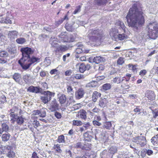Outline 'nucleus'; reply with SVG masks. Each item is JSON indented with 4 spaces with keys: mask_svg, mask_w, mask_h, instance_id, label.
<instances>
[{
    "mask_svg": "<svg viewBox=\"0 0 158 158\" xmlns=\"http://www.w3.org/2000/svg\"><path fill=\"white\" fill-rule=\"evenodd\" d=\"M112 126V124L110 121L106 122L104 123L103 127L107 130H110Z\"/></svg>",
    "mask_w": 158,
    "mask_h": 158,
    "instance_id": "e433bc0d",
    "label": "nucleus"
},
{
    "mask_svg": "<svg viewBox=\"0 0 158 158\" xmlns=\"http://www.w3.org/2000/svg\"><path fill=\"white\" fill-rule=\"evenodd\" d=\"M10 148H11V146L10 145H1L0 146V154H5L8 150L10 149Z\"/></svg>",
    "mask_w": 158,
    "mask_h": 158,
    "instance_id": "dca6fc26",
    "label": "nucleus"
},
{
    "mask_svg": "<svg viewBox=\"0 0 158 158\" xmlns=\"http://www.w3.org/2000/svg\"><path fill=\"white\" fill-rule=\"evenodd\" d=\"M108 102L107 99L106 98H101L98 102L99 106L102 107H105Z\"/></svg>",
    "mask_w": 158,
    "mask_h": 158,
    "instance_id": "393cba45",
    "label": "nucleus"
},
{
    "mask_svg": "<svg viewBox=\"0 0 158 158\" xmlns=\"http://www.w3.org/2000/svg\"><path fill=\"white\" fill-rule=\"evenodd\" d=\"M0 102L3 103L6 102V98L4 95L1 96L0 99Z\"/></svg>",
    "mask_w": 158,
    "mask_h": 158,
    "instance_id": "bf43d9fd",
    "label": "nucleus"
},
{
    "mask_svg": "<svg viewBox=\"0 0 158 158\" xmlns=\"http://www.w3.org/2000/svg\"><path fill=\"white\" fill-rule=\"evenodd\" d=\"M81 7V6L80 5L77 6H76V9L73 12V14H76L77 13H78V12L80 11Z\"/></svg>",
    "mask_w": 158,
    "mask_h": 158,
    "instance_id": "13d9d810",
    "label": "nucleus"
},
{
    "mask_svg": "<svg viewBox=\"0 0 158 158\" xmlns=\"http://www.w3.org/2000/svg\"><path fill=\"white\" fill-rule=\"evenodd\" d=\"M82 125V123L80 120H73V121L72 125L73 126H79Z\"/></svg>",
    "mask_w": 158,
    "mask_h": 158,
    "instance_id": "79ce46f5",
    "label": "nucleus"
},
{
    "mask_svg": "<svg viewBox=\"0 0 158 158\" xmlns=\"http://www.w3.org/2000/svg\"><path fill=\"white\" fill-rule=\"evenodd\" d=\"M27 91L31 92L37 93L40 92V89L37 87L31 86L28 88Z\"/></svg>",
    "mask_w": 158,
    "mask_h": 158,
    "instance_id": "5701e85b",
    "label": "nucleus"
},
{
    "mask_svg": "<svg viewBox=\"0 0 158 158\" xmlns=\"http://www.w3.org/2000/svg\"><path fill=\"white\" fill-rule=\"evenodd\" d=\"M108 0H97V4L98 6L106 4Z\"/></svg>",
    "mask_w": 158,
    "mask_h": 158,
    "instance_id": "a18cd8bd",
    "label": "nucleus"
},
{
    "mask_svg": "<svg viewBox=\"0 0 158 158\" xmlns=\"http://www.w3.org/2000/svg\"><path fill=\"white\" fill-rule=\"evenodd\" d=\"M88 37L89 39L88 43L92 46H95L97 43L101 42L104 37L102 31L100 32L98 29H90L89 31Z\"/></svg>",
    "mask_w": 158,
    "mask_h": 158,
    "instance_id": "7ed1b4c3",
    "label": "nucleus"
},
{
    "mask_svg": "<svg viewBox=\"0 0 158 158\" xmlns=\"http://www.w3.org/2000/svg\"><path fill=\"white\" fill-rule=\"evenodd\" d=\"M69 48L66 46L65 45H60L58 46L56 48L55 52H64L67 50Z\"/></svg>",
    "mask_w": 158,
    "mask_h": 158,
    "instance_id": "f8f14e48",
    "label": "nucleus"
},
{
    "mask_svg": "<svg viewBox=\"0 0 158 158\" xmlns=\"http://www.w3.org/2000/svg\"><path fill=\"white\" fill-rule=\"evenodd\" d=\"M32 125L33 127L36 129L38 127L40 126L39 122L36 120H34L32 123Z\"/></svg>",
    "mask_w": 158,
    "mask_h": 158,
    "instance_id": "603ef678",
    "label": "nucleus"
},
{
    "mask_svg": "<svg viewBox=\"0 0 158 158\" xmlns=\"http://www.w3.org/2000/svg\"><path fill=\"white\" fill-rule=\"evenodd\" d=\"M41 85H42V87L44 89H47L48 88V86L46 82H43L41 84Z\"/></svg>",
    "mask_w": 158,
    "mask_h": 158,
    "instance_id": "338daca9",
    "label": "nucleus"
},
{
    "mask_svg": "<svg viewBox=\"0 0 158 158\" xmlns=\"http://www.w3.org/2000/svg\"><path fill=\"white\" fill-rule=\"evenodd\" d=\"M111 85L110 83H106L103 84L102 87V89L104 91H107L111 88Z\"/></svg>",
    "mask_w": 158,
    "mask_h": 158,
    "instance_id": "f704fd0d",
    "label": "nucleus"
},
{
    "mask_svg": "<svg viewBox=\"0 0 158 158\" xmlns=\"http://www.w3.org/2000/svg\"><path fill=\"white\" fill-rule=\"evenodd\" d=\"M23 80L26 83L28 84L30 83L32 79V77L30 74H26L23 77Z\"/></svg>",
    "mask_w": 158,
    "mask_h": 158,
    "instance_id": "cd10ccee",
    "label": "nucleus"
},
{
    "mask_svg": "<svg viewBox=\"0 0 158 158\" xmlns=\"http://www.w3.org/2000/svg\"><path fill=\"white\" fill-rule=\"evenodd\" d=\"M84 94L83 90L79 89L75 93V97L78 99H80L83 97Z\"/></svg>",
    "mask_w": 158,
    "mask_h": 158,
    "instance_id": "412c9836",
    "label": "nucleus"
},
{
    "mask_svg": "<svg viewBox=\"0 0 158 158\" xmlns=\"http://www.w3.org/2000/svg\"><path fill=\"white\" fill-rule=\"evenodd\" d=\"M65 27L66 30L68 31L72 32L73 30V29L72 26L68 23L66 24Z\"/></svg>",
    "mask_w": 158,
    "mask_h": 158,
    "instance_id": "8fccbe9b",
    "label": "nucleus"
},
{
    "mask_svg": "<svg viewBox=\"0 0 158 158\" xmlns=\"http://www.w3.org/2000/svg\"><path fill=\"white\" fill-rule=\"evenodd\" d=\"M82 105L80 103H77L73 105V107L75 110H77L81 108Z\"/></svg>",
    "mask_w": 158,
    "mask_h": 158,
    "instance_id": "052dcab7",
    "label": "nucleus"
},
{
    "mask_svg": "<svg viewBox=\"0 0 158 158\" xmlns=\"http://www.w3.org/2000/svg\"><path fill=\"white\" fill-rule=\"evenodd\" d=\"M57 95L58 101L61 104L65 103L66 106H69L74 102L73 96H71L69 98L67 99L66 95L64 94H58Z\"/></svg>",
    "mask_w": 158,
    "mask_h": 158,
    "instance_id": "423d86ee",
    "label": "nucleus"
},
{
    "mask_svg": "<svg viewBox=\"0 0 158 158\" xmlns=\"http://www.w3.org/2000/svg\"><path fill=\"white\" fill-rule=\"evenodd\" d=\"M22 57L18 61V63L24 70L29 69L34 64L39 62L40 58L35 56H31L34 52V50L29 47H23L21 48Z\"/></svg>",
    "mask_w": 158,
    "mask_h": 158,
    "instance_id": "f03ea898",
    "label": "nucleus"
},
{
    "mask_svg": "<svg viewBox=\"0 0 158 158\" xmlns=\"http://www.w3.org/2000/svg\"><path fill=\"white\" fill-rule=\"evenodd\" d=\"M143 14L142 9H139L136 4H134L126 17L128 26L137 30L138 27L143 25L145 23Z\"/></svg>",
    "mask_w": 158,
    "mask_h": 158,
    "instance_id": "f257e3e1",
    "label": "nucleus"
},
{
    "mask_svg": "<svg viewBox=\"0 0 158 158\" xmlns=\"http://www.w3.org/2000/svg\"><path fill=\"white\" fill-rule=\"evenodd\" d=\"M125 33L123 32L122 34H118L115 41H123L127 39L128 38V36Z\"/></svg>",
    "mask_w": 158,
    "mask_h": 158,
    "instance_id": "6ab92c4d",
    "label": "nucleus"
},
{
    "mask_svg": "<svg viewBox=\"0 0 158 158\" xmlns=\"http://www.w3.org/2000/svg\"><path fill=\"white\" fill-rule=\"evenodd\" d=\"M59 104L58 103L56 99H54L52 101L50 105L49 109L52 112L56 111L58 110Z\"/></svg>",
    "mask_w": 158,
    "mask_h": 158,
    "instance_id": "9d476101",
    "label": "nucleus"
},
{
    "mask_svg": "<svg viewBox=\"0 0 158 158\" xmlns=\"http://www.w3.org/2000/svg\"><path fill=\"white\" fill-rule=\"evenodd\" d=\"M57 142L59 143H64L65 141L64 136L63 135H61L58 136L57 139Z\"/></svg>",
    "mask_w": 158,
    "mask_h": 158,
    "instance_id": "4c0bfd02",
    "label": "nucleus"
},
{
    "mask_svg": "<svg viewBox=\"0 0 158 158\" xmlns=\"http://www.w3.org/2000/svg\"><path fill=\"white\" fill-rule=\"evenodd\" d=\"M128 67L130 69H131L134 72L136 70V65H133L131 64H129L128 65Z\"/></svg>",
    "mask_w": 158,
    "mask_h": 158,
    "instance_id": "6e6d98bb",
    "label": "nucleus"
},
{
    "mask_svg": "<svg viewBox=\"0 0 158 158\" xmlns=\"http://www.w3.org/2000/svg\"><path fill=\"white\" fill-rule=\"evenodd\" d=\"M54 115L58 119H60L61 118L62 115L60 113L56 111L54 114Z\"/></svg>",
    "mask_w": 158,
    "mask_h": 158,
    "instance_id": "e2e57ef3",
    "label": "nucleus"
},
{
    "mask_svg": "<svg viewBox=\"0 0 158 158\" xmlns=\"http://www.w3.org/2000/svg\"><path fill=\"white\" fill-rule=\"evenodd\" d=\"M40 100L41 102L44 104L48 103L50 101L48 98L44 95L41 97Z\"/></svg>",
    "mask_w": 158,
    "mask_h": 158,
    "instance_id": "49530a36",
    "label": "nucleus"
},
{
    "mask_svg": "<svg viewBox=\"0 0 158 158\" xmlns=\"http://www.w3.org/2000/svg\"><path fill=\"white\" fill-rule=\"evenodd\" d=\"M132 141L142 147L146 145L147 142L146 137L144 136H137L134 137L133 138Z\"/></svg>",
    "mask_w": 158,
    "mask_h": 158,
    "instance_id": "6e6552de",
    "label": "nucleus"
},
{
    "mask_svg": "<svg viewBox=\"0 0 158 158\" xmlns=\"http://www.w3.org/2000/svg\"><path fill=\"white\" fill-rule=\"evenodd\" d=\"M16 42L19 44H23L26 42V40L24 38H19L17 39Z\"/></svg>",
    "mask_w": 158,
    "mask_h": 158,
    "instance_id": "ea45409f",
    "label": "nucleus"
},
{
    "mask_svg": "<svg viewBox=\"0 0 158 158\" xmlns=\"http://www.w3.org/2000/svg\"><path fill=\"white\" fill-rule=\"evenodd\" d=\"M18 32L16 31H10L8 34L10 40H13L17 38Z\"/></svg>",
    "mask_w": 158,
    "mask_h": 158,
    "instance_id": "b1692460",
    "label": "nucleus"
},
{
    "mask_svg": "<svg viewBox=\"0 0 158 158\" xmlns=\"http://www.w3.org/2000/svg\"><path fill=\"white\" fill-rule=\"evenodd\" d=\"M147 27L148 29L147 35L150 39L155 40L158 37V23H150Z\"/></svg>",
    "mask_w": 158,
    "mask_h": 158,
    "instance_id": "39448f33",
    "label": "nucleus"
},
{
    "mask_svg": "<svg viewBox=\"0 0 158 158\" xmlns=\"http://www.w3.org/2000/svg\"><path fill=\"white\" fill-rule=\"evenodd\" d=\"M67 92L68 94L72 95L73 97L74 91L73 89L70 85H67L66 86Z\"/></svg>",
    "mask_w": 158,
    "mask_h": 158,
    "instance_id": "2f4dec72",
    "label": "nucleus"
},
{
    "mask_svg": "<svg viewBox=\"0 0 158 158\" xmlns=\"http://www.w3.org/2000/svg\"><path fill=\"white\" fill-rule=\"evenodd\" d=\"M84 137L85 141H87L88 142H90L92 138V136L89 135L88 133V131L85 132L84 134Z\"/></svg>",
    "mask_w": 158,
    "mask_h": 158,
    "instance_id": "c756f323",
    "label": "nucleus"
},
{
    "mask_svg": "<svg viewBox=\"0 0 158 158\" xmlns=\"http://www.w3.org/2000/svg\"><path fill=\"white\" fill-rule=\"evenodd\" d=\"M124 81V82H122L121 86L122 89L123 90L127 89L130 88L129 85L127 82L128 81Z\"/></svg>",
    "mask_w": 158,
    "mask_h": 158,
    "instance_id": "c9c22d12",
    "label": "nucleus"
},
{
    "mask_svg": "<svg viewBox=\"0 0 158 158\" xmlns=\"http://www.w3.org/2000/svg\"><path fill=\"white\" fill-rule=\"evenodd\" d=\"M147 73V71L145 69L141 70L139 73V75L141 77L144 76Z\"/></svg>",
    "mask_w": 158,
    "mask_h": 158,
    "instance_id": "680f3d73",
    "label": "nucleus"
},
{
    "mask_svg": "<svg viewBox=\"0 0 158 158\" xmlns=\"http://www.w3.org/2000/svg\"><path fill=\"white\" fill-rule=\"evenodd\" d=\"M13 147L11 146L10 149L7 151V152L6 154V156L9 158H15L16 156V153L13 150Z\"/></svg>",
    "mask_w": 158,
    "mask_h": 158,
    "instance_id": "f3484780",
    "label": "nucleus"
},
{
    "mask_svg": "<svg viewBox=\"0 0 158 158\" xmlns=\"http://www.w3.org/2000/svg\"><path fill=\"white\" fill-rule=\"evenodd\" d=\"M31 158H39L38 156L37 155V153L34 152L32 154Z\"/></svg>",
    "mask_w": 158,
    "mask_h": 158,
    "instance_id": "774afa93",
    "label": "nucleus"
},
{
    "mask_svg": "<svg viewBox=\"0 0 158 158\" xmlns=\"http://www.w3.org/2000/svg\"><path fill=\"white\" fill-rule=\"evenodd\" d=\"M40 113V111L39 110H34L33 111V113L32 114V118L34 119V118H35V116L36 115H39Z\"/></svg>",
    "mask_w": 158,
    "mask_h": 158,
    "instance_id": "864d4df0",
    "label": "nucleus"
},
{
    "mask_svg": "<svg viewBox=\"0 0 158 158\" xmlns=\"http://www.w3.org/2000/svg\"><path fill=\"white\" fill-rule=\"evenodd\" d=\"M105 69V66L104 65L102 64H100L99 65V68L98 69V71L101 72V71H103Z\"/></svg>",
    "mask_w": 158,
    "mask_h": 158,
    "instance_id": "0e129e2a",
    "label": "nucleus"
},
{
    "mask_svg": "<svg viewBox=\"0 0 158 158\" xmlns=\"http://www.w3.org/2000/svg\"><path fill=\"white\" fill-rule=\"evenodd\" d=\"M60 42L62 43H70L74 40L72 35H69L66 32H62L59 35Z\"/></svg>",
    "mask_w": 158,
    "mask_h": 158,
    "instance_id": "0eeeda50",
    "label": "nucleus"
},
{
    "mask_svg": "<svg viewBox=\"0 0 158 158\" xmlns=\"http://www.w3.org/2000/svg\"><path fill=\"white\" fill-rule=\"evenodd\" d=\"M8 53L4 50H2L0 51V57L6 58L8 56Z\"/></svg>",
    "mask_w": 158,
    "mask_h": 158,
    "instance_id": "c03bdc74",
    "label": "nucleus"
},
{
    "mask_svg": "<svg viewBox=\"0 0 158 158\" xmlns=\"http://www.w3.org/2000/svg\"><path fill=\"white\" fill-rule=\"evenodd\" d=\"M78 116L82 119L86 120L87 118V112L83 109L80 110L78 112Z\"/></svg>",
    "mask_w": 158,
    "mask_h": 158,
    "instance_id": "a211bd4d",
    "label": "nucleus"
},
{
    "mask_svg": "<svg viewBox=\"0 0 158 158\" xmlns=\"http://www.w3.org/2000/svg\"><path fill=\"white\" fill-rule=\"evenodd\" d=\"M124 58L120 57L117 60V64L118 65H122L124 63Z\"/></svg>",
    "mask_w": 158,
    "mask_h": 158,
    "instance_id": "5fc2aeb1",
    "label": "nucleus"
},
{
    "mask_svg": "<svg viewBox=\"0 0 158 158\" xmlns=\"http://www.w3.org/2000/svg\"><path fill=\"white\" fill-rule=\"evenodd\" d=\"M115 24L117 26H119L120 28L123 30L124 33L126 32V30L127 28L125 26L123 22L118 20L116 21Z\"/></svg>",
    "mask_w": 158,
    "mask_h": 158,
    "instance_id": "aec40b11",
    "label": "nucleus"
},
{
    "mask_svg": "<svg viewBox=\"0 0 158 158\" xmlns=\"http://www.w3.org/2000/svg\"><path fill=\"white\" fill-rule=\"evenodd\" d=\"M53 149L57 153H61L62 152L61 149L60 144L58 143L54 144Z\"/></svg>",
    "mask_w": 158,
    "mask_h": 158,
    "instance_id": "a878e982",
    "label": "nucleus"
},
{
    "mask_svg": "<svg viewBox=\"0 0 158 158\" xmlns=\"http://www.w3.org/2000/svg\"><path fill=\"white\" fill-rule=\"evenodd\" d=\"M50 42L52 47H56L58 45V44L56 43V39L55 38L53 40L52 38H51L50 39Z\"/></svg>",
    "mask_w": 158,
    "mask_h": 158,
    "instance_id": "37998d69",
    "label": "nucleus"
},
{
    "mask_svg": "<svg viewBox=\"0 0 158 158\" xmlns=\"http://www.w3.org/2000/svg\"><path fill=\"white\" fill-rule=\"evenodd\" d=\"M83 126V127L85 128V130L88 129L90 126V123L89 122H87Z\"/></svg>",
    "mask_w": 158,
    "mask_h": 158,
    "instance_id": "69168bd1",
    "label": "nucleus"
},
{
    "mask_svg": "<svg viewBox=\"0 0 158 158\" xmlns=\"http://www.w3.org/2000/svg\"><path fill=\"white\" fill-rule=\"evenodd\" d=\"M101 120V118L99 116L95 115L93 121V125L94 126H99L101 125V123L99 122Z\"/></svg>",
    "mask_w": 158,
    "mask_h": 158,
    "instance_id": "4468645a",
    "label": "nucleus"
},
{
    "mask_svg": "<svg viewBox=\"0 0 158 158\" xmlns=\"http://www.w3.org/2000/svg\"><path fill=\"white\" fill-rule=\"evenodd\" d=\"M43 94L50 101L52 98L55 96V93L54 92L47 91L43 92Z\"/></svg>",
    "mask_w": 158,
    "mask_h": 158,
    "instance_id": "2eb2a0df",
    "label": "nucleus"
},
{
    "mask_svg": "<svg viewBox=\"0 0 158 158\" xmlns=\"http://www.w3.org/2000/svg\"><path fill=\"white\" fill-rule=\"evenodd\" d=\"M13 79L17 82H19L21 77V75L18 73H15L13 76Z\"/></svg>",
    "mask_w": 158,
    "mask_h": 158,
    "instance_id": "7c9ffc66",
    "label": "nucleus"
},
{
    "mask_svg": "<svg viewBox=\"0 0 158 158\" xmlns=\"http://www.w3.org/2000/svg\"><path fill=\"white\" fill-rule=\"evenodd\" d=\"M89 67L90 68V66L89 65H87V66L85 65V64L84 63H82L80 66L79 70L81 73H83L86 69L87 67Z\"/></svg>",
    "mask_w": 158,
    "mask_h": 158,
    "instance_id": "473e14b6",
    "label": "nucleus"
},
{
    "mask_svg": "<svg viewBox=\"0 0 158 158\" xmlns=\"http://www.w3.org/2000/svg\"><path fill=\"white\" fill-rule=\"evenodd\" d=\"M118 33V30L115 28H112L110 31V35L112 39L115 41L118 35L117 34Z\"/></svg>",
    "mask_w": 158,
    "mask_h": 158,
    "instance_id": "ddd939ff",
    "label": "nucleus"
},
{
    "mask_svg": "<svg viewBox=\"0 0 158 158\" xmlns=\"http://www.w3.org/2000/svg\"><path fill=\"white\" fill-rule=\"evenodd\" d=\"M84 48H77L76 49V52L78 54L81 53H87L89 52V50H85L83 49Z\"/></svg>",
    "mask_w": 158,
    "mask_h": 158,
    "instance_id": "58836bf2",
    "label": "nucleus"
},
{
    "mask_svg": "<svg viewBox=\"0 0 158 158\" xmlns=\"http://www.w3.org/2000/svg\"><path fill=\"white\" fill-rule=\"evenodd\" d=\"M101 95V94L100 93L97 91H94L93 93L92 96V100L94 102H96L98 98L100 97Z\"/></svg>",
    "mask_w": 158,
    "mask_h": 158,
    "instance_id": "4be33fe9",
    "label": "nucleus"
},
{
    "mask_svg": "<svg viewBox=\"0 0 158 158\" xmlns=\"http://www.w3.org/2000/svg\"><path fill=\"white\" fill-rule=\"evenodd\" d=\"M131 76V74H128L126 75V77H116L113 79V81L115 83L119 84L121 83L124 81H129Z\"/></svg>",
    "mask_w": 158,
    "mask_h": 158,
    "instance_id": "1a4fd4ad",
    "label": "nucleus"
},
{
    "mask_svg": "<svg viewBox=\"0 0 158 158\" xmlns=\"http://www.w3.org/2000/svg\"><path fill=\"white\" fill-rule=\"evenodd\" d=\"M97 82L96 81H92L88 84V86L91 87H94L97 86Z\"/></svg>",
    "mask_w": 158,
    "mask_h": 158,
    "instance_id": "4d7b16f0",
    "label": "nucleus"
},
{
    "mask_svg": "<svg viewBox=\"0 0 158 158\" xmlns=\"http://www.w3.org/2000/svg\"><path fill=\"white\" fill-rule=\"evenodd\" d=\"M91 144L90 143H87L85 142L83 146V150L86 151H89L91 150Z\"/></svg>",
    "mask_w": 158,
    "mask_h": 158,
    "instance_id": "c85d7f7f",
    "label": "nucleus"
},
{
    "mask_svg": "<svg viewBox=\"0 0 158 158\" xmlns=\"http://www.w3.org/2000/svg\"><path fill=\"white\" fill-rule=\"evenodd\" d=\"M145 96L149 100L153 101L156 98V95L154 91L148 90L145 93Z\"/></svg>",
    "mask_w": 158,
    "mask_h": 158,
    "instance_id": "9b49d317",
    "label": "nucleus"
},
{
    "mask_svg": "<svg viewBox=\"0 0 158 158\" xmlns=\"http://www.w3.org/2000/svg\"><path fill=\"white\" fill-rule=\"evenodd\" d=\"M83 146L82 143L81 142H78L75 144L74 147L75 148H80L82 150Z\"/></svg>",
    "mask_w": 158,
    "mask_h": 158,
    "instance_id": "3c124183",
    "label": "nucleus"
},
{
    "mask_svg": "<svg viewBox=\"0 0 158 158\" xmlns=\"http://www.w3.org/2000/svg\"><path fill=\"white\" fill-rule=\"evenodd\" d=\"M19 110L18 107L17 106H14L10 109L9 115L11 118L10 121L11 123L14 124L15 122L19 125H22L24 122V119L22 115L18 116L17 114H15V112H17Z\"/></svg>",
    "mask_w": 158,
    "mask_h": 158,
    "instance_id": "20e7f679",
    "label": "nucleus"
},
{
    "mask_svg": "<svg viewBox=\"0 0 158 158\" xmlns=\"http://www.w3.org/2000/svg\"><path fill=\"white\" fill-rule=\"evenodd\" d=\"M2 128L3 131L7 132L9 130V127L6 123H3L2 124Z\"/></svg>",
    "mask_w": 158,
    "mask_h": 158,
    "instance_id": "de8ad7c7",
    "label": "nucleus"
},
{
    "mask_svg": "<svg viewBox=\"0 0 158 158\" xmlns=\"http://www.w3.org/2000/svg\"><path fill=\"white\" fill-rule=\"evenodd\" d=\"M117 148L115 146H112L109 148L108 152L111 154H114L117 152Z\"/></svg>",
    "mask_w": 158,
    "mask_h": 158,
    "instance_id": "a19ab883",
    "label": "nucleus"
},
{
    "mask_svg": "<svg viewBox=\"0 0 158 158\" xmlns=\"http://www.w3.org/2000/svg\"><path fill=\"white\" fill-rule=\"evenodd\" d=\"M102 60V58L100 56H96L93 59V61L95 63L98 64Z\"/></svg>",
    "mask_w": 158,
    "mask_h": 158,
    "instance_id": "09e8293b",
    "label": "nucleus"
},
{
    "mask_svg": "<svg viewBox=\"0 0 158 158\" xmlns=\"http://www.w3.org/2000/svg\"><path fill=\"white\" fill-rule=\"evenodd\" d=\"M10 135L9 133L4 134L2 135V140L4 142H6L8 141L10 138Z\"/></svg>",
    "mask_w": 158,
    "mask_h": 158,
    "instance_id": "72a5a7b5",
    "label": "nucleus"
},
{
    "mask_svg": "<svg viewBox=\"0 0 158 158\" xmlns=\"http://www.w3.org/2000/svg\"><path fill=\"white\" fill-rule=\"evenodd\" d=\"M151 142L153 145L156 146L158 145V134L153 136L151 139Z\"/></svg>",
    "mask_w": 158,
    "mask_h": 158,
    "instance_id": "bb28decb",
    "label": "nucleus"
}]
</instances>
